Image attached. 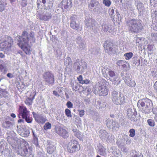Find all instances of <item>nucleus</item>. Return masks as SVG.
<instances>
[{"mask_svg":"<svg viewBox=\"0 0 157 157\" xmlns=\"http://www.w3.org/2000/svg\"><path fill=\"white\" fill-rule=\"evenodd\" d=\"M20 40L17 43L18 45L21 48L26 54L29 55L32 51L30 46L28 43H34L35 42V38L33 32H31L28 33L26 31H24L21 36H19Z\"/></svg>","mask_w":157,"mask_h":157,"instance_id":"obj_1","label":"nucleus"},{"mask_svg":"<svg viewBox=\"0 0 157 157\" xmlns=\"http://www.w3.org/2000/svg\"><path fill=\"white\" fill-rule=\"evenodd\" d=\"M137 104L139 108L145 114L149 113L153 106L152 101L147 98L139 100Z\"/></svg>","mask_w":157,"mask_h":157,"instance_id":"obj_2","label":"nucleus"},{"mask_svg":"<svg viewBox=\"0 0 157 157\" xmlns=\"http://www.w3.org/2000/svg\"><path fill=\"white\" fill-rule=\"evenodd\" d=\"M126 24L128 30L132 33H139L143 29V27L140 21L135 19L127 21Z\"/></svg>","mask_w":157,"mask_h":157,"instance_id":"obj_3","label":"nucleus"},{"mask_svg":"<svg viewBox=\"0 0 157 157\" xmlns=\"http://www.w3.org/2000/svg\"><path fill=\"white\" fill-rule=\"evenodd\" d=\"M92 91L95 94L105 96L108 94L109 90L105 83L100 82L95 85L93 88Z\"/></svg>","mask_w":157,"mask_h":157,"instance_id":"obj_4","label":"nucleus"},{"mask_svg":"<svg viewBox=\"0 0 157 157\" xmlns=\"http://www.w3.org/2000/svg\"><path fill=\"white\" fill-rule=\"evenodd\" d=\"M108 75L106 74H104V77L108 78V79L112 82V84L117 85L121 82L119 75L113 71L109 70L108 72Z\"/></svg>","mask_w":157,"mask_h":157,"instance_id":"obj_5","label":"nucleus"},{"mask_svg":"<svg viewBox=\"0 0 157 157\" xmlns=\"http://www.w3.org/2000/svg\"><path fill=\"white\" fill-rule=\"evenodd\" d=\"M80 149V145L77 141L75 140H71L68 143L67 146V151L72 153L78 151Z\"/></svg>","mask_w":157,"mask_h":157,"instance_id":"obj_6","label":"nucleus"},{"mask_svg":"<svg viewBox=\"0 0 157 157\" xmlns=\"http://www.w3.org/2000/svg\"><path fill=\"white\" fill-rule=\"evenodd\" d=\"M2 42L0 44L1 47L2 49H7L10 48L13 44V40L11 37L5 36L2 39Z\"/></svg>","mask_w":157,"mask_h":157,"instance_id":"obj_7","label":"nucleus"},{"mask_svg":"<svg viewBox=\"0 0 157 157\" xmlns=\"http://www.w3.org/2000/svg\"><path fill=\"white\" fill-rule=\"evenodd\" d=\"M41 10H37L36 16L40 20L48 21L51 18L52 15L49 11L46 10L41 13Z\"/></svg>","mask_w":157,"mask_h":157,"instance_id":"obj_8","label":"nucleus"},{"mask_svg":"<svg viewBox=\"0 0 157 157\" xmlns=\"http://www.w3.org/2000/svg\"><path fill=\"white\" fill-rule=\"evenodd\" d=\"M104 46L105 52L110 55L114 54L117 51V47L116 46H114L111 42H106L104 45Z\"/></svg>","mask_w":157,"mask_h":157,"instance_id":"obj_9","label":"nucleus"},{"mask_svg":"<svg viewBox=\"0 0 157 157\" xmlns=\"http://www.w3.org/2000/svg\"><path fill=\"white\" fill-rule=\"evenodd\" d=\"M73 67L75 70L77 71L80 73H82L84 72V70L86 68L87 66L86 64L85 63H84L81 65L79 60L77 59L74 63Z\"/></svg>","mask_w":157,"mask_h":157,"instance_id":"obj_10","label":"nucleus"},{"mask_svg":"<svg viewBox=\"0 0 157 157\" xmlns=\"http://www.w3.org/2000/svg\"><path fill=\"white\" fill-rule=\"evenodd\" d=\"M43 78L46 84L48 85H52L54 83V76L50 72H47L45 73L43 75Z\"/></svg>","mask_w":157,"mask_h":157,"instance_id":"obj_11","label":"nucleus"},{"mask_svg":"<svg viewBox=\"0 0 157 157\" xmlns=\"http://www.w3.org/2000/svg\"><path fill=\"white\" fill-rule=\"evenodd\" d=\"M55 131L56 133L64 139H67L69 136L68 132L62 127H58L56 128Z\"/></svg>","mask_w":157,"mask_h":157,"instance_id":"obj_12","label":"nucleus"},{"mask_svg":"<svg viewBox=\"0 0 157 157\" xmlns=\"http://www.w3.org/2000/svg\"><path fill=\"white\" fill-rule=\"evenodd\" d=\"M106 124L107 126L110 128H112L113 130H117L119 127V124L116 121L113 120L108 119L106 121Z\"/></svg>","mask_w":157,"mask_h":157,"instance_id":"obj_13","label":"nucleus"},{"mask_svg":"<svg viewBox=\"0 0 157 157\" xmlns=\"http://www.w3.org/2000/svg\"><path fill=\"white\" fill-rule=\"evenodd\" d=\"M32 114L35 120L39 124L44 123L45 122L46 119L45 117L42 114H39L34 112H33Z\"/></svg>","mask_w":157,"mask_h":157,"instance_id":"obj_14","label":"nucleus"},{"mask_svg":"<svg viewBox=\"0 0 157 157\" xmlns=\"http://www.w3.org/2000/svg\"><path fill=\"white\" fill-rule=\"evenodd\" d=\"M127 115L128 118L133 121H137L136 115V112L134 109L131 108H129L127 110Z\"/></svg>","mask_w":157,"mask_h":157,"instance_id":"obj_15","label":"nucleus"},{"mask_svg":"<svg viewBox=\"0 0 157 157\" xmlns=\"http://www.w3.org/2000/svg\"><path fill=\"white\" fill-rule=\"evenodd\" d=\"M28 146L24 145L22 147L20 148H18L17 151V154L20 155L21 156L25 157L28 154Z\"/></svg>","mask_w":157,"mask_h":157,"instance_id":"obj_16","label":"nucleus"},{"mask_svg":"<svg viewBox=\"0 0 157 157\" xmlns=\"http://www.w3.org/2000/svg\"><path fill=\"white\" fill-rule=\"evenodd\" d=\"M71 0H63L61 2L60 6H62V8L63 9H67L71 8L72 6Z\"/></svg>","mask_w":157,"mask_h":157,"instance_id":"obj_17","label":"nucleus"},{"mask_svg":"<svg viewBox=\"0 0 157 157\" xmlns=\"http://www.w3.org/2000/svg\"><path fill=\"white\" fill-rule=\"evenodd\" d=\"M7 140L8 143L12 145L16 146L20 142V141L16 136L12 138L7 137Z\"/></svg>","mask_w":157,"mask_h":157,"instance_id":"obj_18","label":"nucleus"},{"mask_svg":"<svg viewBox=\"0 0 157 157\" xmlns=\"http://www.w3.org/2000/svg\"><path fill=\"white\" fill-rule=\"evenodd\" d=\"M137 7L139 11L140 15H141L146 12V10L144 8L143 4L140 1L137 2Z\"/></svg>","mask_w":157,"mask_h":157,"instance_id":"obj_19","label":"nucleus"},{"mask_svg":"<svg viewBox=\"0 0 157 157\" xmlns=\"http://www.w3.org/2000/svg\"><path fill=\"white\" fill-rule=\"evenodd\" d=\"M20 114L23 118L29 115V112L26 107L24 106H20L19 108Z\"/></svg>","mask_w":157,"mask_h":157,"instance_id":"obj_20","label":"nucleus"},{"mask_svg":"<svg viewBox=\"0 0 157 157\" xmlns=\"http://www.w3.org/2000/svg\"><path fill=\"white\" fill-rule=\"evenodd\" d=\"M71 85L72 89L75 91H78L80 92V90L82 89V87L75 81H71Z\"/></svg>","mask_w":157,"mask_h":157,"instance_id":"obj_21","label":"nucleus"},{"mask_svg":"<svg viewBox=\"0 0 157 157\" xmlns=\"http://www.w3.org/2000/svg\"><path fill=\"white\" fill-rule=\"evenodd\" d=\"M117 101L115 100L113 102L116 105H121L125 101V97L123 94H121L120 95L119 98H117Z\"/></svg>","mask_w":157,"mask_h":157,"instance_id":"obj_22","label":"nucleus"},{"mask_svg":"<svg viewBox=\"0 0 157 157\" xmlns=\"http://www.w3.org/2000/svg\"><path fill=\"white\" fill-rule=\"evenodd\" d=\"M121 93L115 90L113 91L111 93V97L113 102L115 101V100L117 101V98H119Z\"/></svg>","mask_w":157,"mask_h":157,"instance_id":"obj_23","label":"nucleus"},{"mask_svg":"<svg viewBox=\"0 0 157 157\" xmlns=\"http://www.w3.org/2000/svg\"><path fill=\"white\" fill-rule=\"evenodd\" d=\"M102 30L106 33H110L112 31V26L108 24L103 25L102 26Z\"/></svg>","mask_w":157,"mask_h":157,"instance_id":"obj_24","label":"nucleus"},{"mask_svg":"<svg viewBox=\"0 0 157 157\" xmlns=\"http://www.w3.org/2000/svg\"><path fill=\"white\" fill-rule=\"evenodd\" d=\"M99 2L96 0H91L90 3L88 5V7L89 9L92 11L93 9H94V7H95L96 6H98V5H99Z\"/></svg>","mask_w":157,"mask_h":157,"instance_id":"obj_25","label":"nucleus"},{"mask_svg":"<svg viewBox=\"0 0 157 157\" xmlns=\"http://www.w3.org/2000/svg\"><path fill=\"white\" fill-rule=\"evenodd\" d=\"M64 65L66 68H70L72 65L71 59L69 57H67L64 59Z\"/></svg>","mask_w":157,"mask_h":157,"instance_id":"obj_26","label":"nucleus"},{"mask_svg":"<svg viewBox=\"0 0 157 157\" xmlns=\"http://www.w3.org/2000/svg\"><path fill=\"white\" fill-rule=\"evenodd\" d=\"M102 10L103 8L99 3L98 6H96L95 7H94L92 11H93L96 14H99L101 13Z\"/></svg>","mask_w":157,"mask_h":157,"instance_id":"obj_27","label":"nucleus"},{"mask_svg":"<svg viewBox=\"0 0 157 157\" xmlns=\"http://www.w3.org/2000/svg\"><path fill=\"white\" fill-rule=\"evenodd\" d=\"M125 83L129 86L132 87H134L136 85V83L134 80H132L131 78H126Z\"/></svg>","mask_w":157,"mask_h":157,"instance_id":"obj_28","label":"nucleus"},{"mask_svg":"<svg viewBox=\"0 0 157 157\" xmlns=\"http://www.w3.org/2000/svg\"><path fill=\"white\" fill-rule=\"evenodd\" d=\"M98 147V151L100 155H104L106 154V149L104 148L103 147L101 144H99Z\"/></svg>","mask_w":157,"mask_h":157,"instance_id":"obj_29","label":"nucleus"},{"mask_svg":"<svg viewBox=\"0 0 157 157\" xmlns=\"http://www.w3.org/2000/svg\"><path fill=\"white\" fill-rule=\"evenodd\" d=\"M100 133L101 134V136L103 138L109 140V135L108 133L104 130H101L100 131Z\"/></svg>","mask_w":157,"mask_h":157,"instance_id":"obj_30","label":"nucleus"},{"mask_svg":"<svg viewBox=\"0 0 157 157\" xmlns=\"http://www.w3.org/2000/svg\"><path fill=\"white\" fill-rule=\"evenodd\" d=\"M94 21V19L90 18H87V19H86L85 24L86 27L87 28H89Z\"/></svg>","mask_w":157,"mask_h":157,"instance_id":"obj_31","label":"nucleus"},{"mask_svg":"<svg viewBox=\"0 0 157 157\" xmlns=\"http://www.w3.org/2000/svg\"><path fill=\"white\" fill-rule=\"evenodd\" d=\"M2 125L4 128H8L12 126L13 123L10 121H6L3 123Z\"/></svg>","mask_w":157,"mask_h":157,"instance_id":"obj_32","label":"nucleus"},{"mask_svg":"<svg viewBox=\"0 0 157 157\" xmlns=\"http://www.w3.org/2000/svg\"><path fill=\"white\" fill-rule=\"evenodd\" d=\"M126 64H127V63L123 60H118L116 62V64L117 66H122L123 68H124L126 67Z\"/></svg>","mask_w":157,"mask_h":157,"instance_id":"obj_33","label":"nucleus"},{"mask_svg":"<svg viewBox=\"0 0 157 157\" xmlns=\"http://www.w3.org/2000/svg\"><path fill=\"white\" fill-rule=\"evenodd\" d=\"M72 131L74 133L75 136L78 138L79 139H82L81 133L77 129H73Z\"/></svg>","mask_w":157,"mask_h":157,"instance_id":"obj_34","label":"nucleus"},{"mask_svg":"<svg viewBox=\"0 0 157 157\" xmlns=\"http://www.w3.org/2000/svg\"><path fill=\"white\" fill-rule=\"evenodd\" d=\"M70 26L72 29L76 30H78L79 29V25L76 23V21H71Z\"/></svg>","mask_w":157,"mask_h":157,"instance_id":"obj_35","label":"nucleus"},{"mask_svg":"<svg viewBox=\"0 0 157 157\" xmlns=\"http://www.w3.org/2000/svg\"><path fill=\"white\" fill-rule=\"evenodd\" d=\"M47 152L49 154H51L56 150V147L54 146H49L47 147Z\"/></svg>","mask_w":157,"mask_h":157,"instance_id":"obj_36","label":"nucleus"},{"mask_svg":"<svg viewBox=\"0 0 157 157\" xmlns=\"http://www.w3.org/2000/svg\"><path fill=\"white\" fill-rule=\"evenodd\" d=\"M109 14L111 18H112L113 19H117L115 16L116 13H114V10L113 9H110L109 11Z\"/></svg>","mask_w":157,"mask_h":157,"instance_id":"obj_37","label":"nucleus"},{"mask_svg":"<svg viewBox=\"0 0 157 157\" xmlns=\"http://www.w3.org/2000/svg\"><path fill=\"white\" fill-rule=\"evenodd\" d=\"M30 133L29 130L26 128H25L24 130L23 131L20 135L23 137H27L29 135Z\"/></svg>","mask_w":157,"mask_h":157,"instance_id":"obj_38","label":"nucleus"},{"mask_svg":"<svg viewBox=\"0 0 157 157\" xmlns=\"http://www.w3.org/2000/svg\"><path fill=\"white\" fill-rule=\"evenodd\" d=\"M132 156V157H143L141 153H139L136 151H133Z\"/></svg>","mask_w":157,"mask_h":157,"instance_id":"obj_39","label":"nucleus"},{"mask_svg":"<svg viewBox=\"0 0 157 157\" xmlns=\"http://www.w3.org/2000/svg\"><path fill=\"white\" fill-rule=\"evenodd\" d=\"M133 54L132 52L126 53L124 54V56L125 57L126 59H130L133 56Z\"/></svg>","mask_w":157,"mask_h":157,"instance_id":"obj_40","label":"nucleus"},{"mask_svg":"<svg viewBox=\"0 0 157 157\" xmlns=\"http://www.w3.org/2000/svg\"><path fill=\"white\" fill-rule=\"evenodd\" d=\"M34 98H33V99H32L31 98H27L25 101V103L27 105H32L33 100Z\"/></svg>","mask_w":157,"mask_h":157,"instance_id":"obj_41","label":"nucleus"},{"mask_svg":"<svg viewBox=\"0 0 157 157\" xmlns=\"http://www.w3.org/2000/svg\"><path fill=\"white\" fill-rule=\"evenodd\" d=\"M8 136L7 137H10V138H12L16 136V134L13 131H8L7 133Z\"/></svg>","mask_w":157,"mask_h":157,"instance_id":"obj_42","label":"nucleus"},{"mask_svg":"<svg viewBox=\"0 0 157 157\" xmlns=\"http://www.w3.org/2000/svg\"><path fill=\"white\" fill-rule=\"evenodd\" d=\"M78 44H79L78 48L81 50L85 49L86 47V43L84 41Z\"/></svg>","mask_w":157,"mask_h":157,"instance_id":"obj_43","label":"nucleus"},{"mask_svg":"<svg viewBox=\"0 0 157 157\" xmlns=\"http://www.w3.org/2000/svg\"><path fill=\"white\" fill-rule=\"evenodd\" d=\"M89 28L90 29L94 31L97 30V27L96 26V22L94 20L93 21L92 24Z\"/></svg>","mask_w":157,"mask_h":157,"instance_id":"obj_44","label":"nucleus"},{"mask_svg":"<svg viewBox=\"0 0 157 157\" xmlns=\"http://www.w3.org/2000/svg\"><path fill=\"white\" fill-rule=\"evenodd\" d=\"M46 2L45 4H47L48 6L49 5V4H48V3H51V5L50 6H48V7H44L45 9H48L51 7H52L53 6V0H51V1H50V0H46Z\"/></svg>","mask_w":157,"mask_h":157,"instance_id":"obj_45","label":"nucleus"},{"mask_svg":"<svg viewBox=\"0 0 157 157\" xmlns=\"http://www.w3.org/2000/svg\"><path fill=\"white\" fill-rule=\"evenodd\" d=\"M89 51L91 54L94 55H97L98 52V50L95 48H91Z\"/></svg>","mask_w":157,"mask_h":157,"instance_id":"obj_46","label":"nucleus"},{"mask_svg":"<svg viewBox=\"0 0 157 157\" xmlns=\"http://www.w3.org/2000/svg\"><path fill=\"white\" fill-rule=\"evenodd\" d=\"M147 122L148 125L151 127H154L155 125V122L152 119H148L147 120Z\"/></svg>","mask_w":157,"mask_h":157,"instance_id":"obj_47","label":"nucleus"},{"mask_svg":"<svg viewBox=\"0 0 157 157\" xmlns=\"http://www.w3.org/2000/svg\"><path fill=\"white\" fill-rule=\"evenodd\" d=\"M65 113L67 116L68 117H72V115L71 114V111L70 110L68 109H66L65 111Z\"/></svg>","mask_w":157,"mask_h":157,"instance_id":"obj_48","label":"nucleus"},{"mask_svg":"<svg viewBox=\"0 0 157 157\" xmlns=\"http://www.w3.org/2000/svg\"><path fill=\"white\" fill-rule=\"evenodd\" d=\"M129 132L130 133L129 136L131 137H133L135 135V131L134 129H131L129 131Z\"/></svg>","mask_w":157,"mask_h":157,"instance_id":"obj_49","label":"nucleus"},{"mask_svg":"<svg viewBox=\"0 0 157 157\" xmlns=\"http://www.w3.org/2000/svg\"><path fill=\"white\" fill-rule=\"evenodd\" d=\"M51 128V124L49 122H47L45 123L44 126V129L46 130L48 129H50Z\"/></svg>","mask_w":157,"mask_h":157,"instance_id":"obj_50","label":"nucleus"},{"mask_svg":"<svg viewBox=\"0 0 157 157\" xmlns=\"http://www.w3.org/2000/svg\"><path fill=\"white\" fill-rule=\"evenodd\" d=\"M103 3L106 6L109 7L111 4V2L109 0H103Z\"/></svg>","mask_w":157,"mask_h":157,"instance_id":"obj_51","label":"nucleus"},{"mask_svg":"<svg viewBox=\"0 0 157 157\" xmlns=\"http://www.w3.org/2000/svg\"><path fill=\"white\" fill-rule=\"evenodd\" d=\"M17 131L18 133L19 134V135H21L22 132L24 130L25 128H22V127L21 126H17Z\"/></svg>","mask_w":157,"mask_h":157,"instance_id":"obj_52","label":"nucleus"},{"mask_svg":"<svg viewBox=\"0 0 157 157\" xmlns=\"http://www.w3.org/2000/svg\"><path fill=\"white\" fill-rule=\"evenodd\" d=\"M151 40L152 41H156L157 40V33H152L151 34Z\"/></svg>","mask_w":157,"mask_h":157,"instance_id":"obj_53","label":"nucleus"},{"mask_svg":"<svg viewBox=\"0 0 157 157\" xmlns=\"http://www.w3.org/2000/svg\"><path fill=\"white\" fill-rule=\"evenodd\" d=\"M23 119H25V121L28 123H31L32 121V118L31 117H30L29 116V115L27 116L24 117Z\"/></svg>","mask_w":157,"mask_h":157,"instance_id":"obj_54","label":"nucleus"},{"mask_svg":"<svg viewBox=\"0 0 157 157\" xmlns=\"http://www.w3.org/2000/svg\"><path fill=\"white\" fill-rule=\"evenodd\" d=\"M150 3L151 6L157 7V0H150Z\"/></svg>","mask_w":157,"mask_h":157,"instance_id":"obj_55","label":"nucleus"},{"mask_svg":"<svg viewBox=\"0 0 157 157\" xmlns=\"http://www.w3.org/2000/svg\"><path fill=\"white\" fill-rule=\"evenodd\" d=\"M6 67V63H2L0 65V70L2 71H4Z\"/></svg>","mask_w":157,"mask_h":157,"instance_id":"obj_56","label":"nucleus"},{"mask_svg":"<svg viewBox=\"0 0 157 157\" xmlns=\"http://www.w3.org/2000/svg\"><path fill=\"white\" fill-rule=\"evenodd\" d=\"M79 112V115L80 117H82L84 114L85 111L83 109L82 110H78Z\"/></svg>","mask_w":157,"mask_h":157,"instance_id":"obj_57","label":"nucleus"},{"mask_svg":"<svg viewBox=\"0 0 157 157\" xmlns=\"http://www.w3.org/2000/svg\"><path fill=\"white\" fill-rule=\"evenodd\" d=\"M77 79L79 82V83L82 84L83 82V78L82 75H80L77 78Z\"/></svg>","mask_w":157,"mask_h":157,"instance_id":"obj_58","label":"nucleus"},{"mask_svg":"<svg viewBox=\"0 0 157 157\" xmlns=\"http://www.w3.org/2000/svg\"><path fill=\"white\" fill-rule=\"evenodd\" d=\"M66 105L67 106V107L69 108H72L73 105L72 103L70 101H68L67 104Z\"/></svg>","mask_w":157,"mask_h":157,"instance_id":"obj_59","label":"nucleus"},{"mask_svg":"<svg viewBox=\"0 0 157 157\" xmlns=\"http://www.w3.org/2000/svg\"><path fill=\"white\" fill-rule=\"evenodd\" d=\"M21 0V4L22 6L23 7H25L27 5V0Z\"/></svg>","mask_w":157,"mask_h":157,"instance_id":"obj_60","label":"nucleus"},{"mask_svg":"<svg viewBox=\"0 0 157 157\" xmlns=\"http://www.w3.org/2000/svg\"><path fill=\"white\" fill-rule=\"evenodd\" d=\"M5 8V7L3 3L2 2L0 3V12L3 10Z\"/></svg>","mask_w":157,"mask_h":157,"instance_id":"obj_61","label":"nucleus"},{"mask_svg":"<svg viewBox=\"0 0 157 157\" xmlns=\"http://www.w3.org/2000/svg\"><path fill=\"white\" fill-rule=\"evenodd\" d=\"M83 41H84L82 40L81 37L78 36L77 38L76 42L78 44H79Z\"/></svg>","mask_w":157,"mask_h":157,"instance_id":"obj_62","label":"nucleus"},{"mask_svg":"<svg viewBox=\"0 0 157 157\" xmlns=\"http://www.w3.org/2000/svg\"><path fill=\"white\" fill-rule=\"evenodd\" d=\"M76 16H72L71 17V21H76Z\"/></svg>","mask_w":157,"mask_h":157,"instance_id":"obj_63","label":"nucleus"},{"mask_svg":"<svg viewBox=\"0 0 157 157\" xmlns=\"http://www.w3.org/2000/svg\"><path fill=\"white\" fill-rule=\"evenodd\" d=\"M90 81L88 80L87 79H86L83 80V82L82 84H89V83H90Z\"/></svg>","mask_w":157,"mask_h":157,"instance_id":"obj_64","label":"nucleus"}]
</instances>
